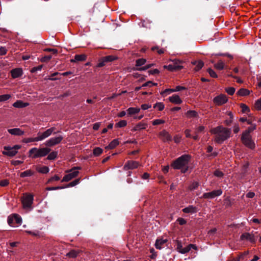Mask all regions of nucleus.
Returning <instances> with one entry per match:
<instances>
[{"instance_id":"obj_1","label":"nucleus","mask_w":261,"mask_h":261,"mask_svg":"<svg viewBox=\"0 0 261 261\" xmlns=\"http://www.w3.org/2000/svg\"><path fill=\"white\" fill-rule=\"evenodd\" d=\"M191 159V155L184 154L173 161L171 166L174 169H180L182 173H186L189 170V163Z\"/></svg>"},{"instance_id":"obj_2","label":"nucleus","mask_w":261,"mask_h":261,"mask_svg":"<svg viewBox=\"0 0 261 261\" xmlns=\"http://www.w3.org/2000/svg\"><path fill=\"white\" fill-rule=\"evenodd\" d=\"M211 133L215 135V141L218 144H222L230 137L231 128L220 125L212 129Z\"/></svg>"},{"instance_id":"obj_3","label":"nucleus","mask_w":261,"mask_h":261,"mask_svg":"<svg viewBox=\"0 0 261 261\" xmlns=\"http://www.w3.org/2000/svg\"><path fill=\"white\" fill-rule=\"evenodd\" d=\"M50 151L51 149L48 147L41 148L34 147L29 151V156L33 159L43 157L47 155Z\"/></svg>"},{"instance_id":"obj_4","label":"nucleus","mask_w":261,"mask_h":261,"mask_svg":"<svg viewBox=\"0 0 261 261\" xmlns=\"http://www.w3.org/2000/svg\"><path fill=\"white\" fill-rule=\"evenodd\" d=\"M34 200V195L31 193H25L22 199V203L24 208L32 207Z\"/></svg>"},{"instance_id":"obj_5","label":"nucleus","mask_w":261,"mask_h":261,"mask_svg":"<svg viewBox=\"0 0 261 261\" xmlns=\"http://www.w3.org/2000/svg\"><path fill=\"white\" fill-rule=\"evenodd\" d=\"M56 127H51L47 129H46L45 132H38L37 133V140H38V141H42L46 138H47V137H48L49 136H50L52 134H56V133H57L58 132H55V130H56Z\"/></svg>"},{"instance_id":"obj_6","label":"nucleus","mask_w":261,"mask_h":261,"mask_svg":"<svg viewBox=\"0 0 261 261\" xmlns=\"http://www.w3.org/2000/svg\"><path fill=\"white\" fill-rule=\"evenodd\" d=\"M248 133H243L241 137V141L247 147L253 149L255 147L254 143L252 141L250 135H248Z\"/></svg>"},{"instance_id":"obj_7","label":"nucleus","mask_w":261,"mask_h":261,"mask_svg":"<svg viewBox=\"0 0 261 261\" xmlns=\"http://www.w3.org/2000/svg\"><path fill=\"white\" fill-rule=\"evenodd\" d=\"M63 139V137L62 136H58L56 137H52L47 140L44 144L46 147H51L56 145L59 144Z\"/></svg>"},{"instance_id":"obj_8","label":"nucleus","mask_w":261,"mask_h":261,"mask_svg":"<svg viewBox=\"0 0 261 261\" xmlns=\"http://www.w3.org/2000/svg\"><path fill=\"white\" fill-rule=\"evenodd\" d=\"M222 192V190L220 189L216 190H213L210 192L204 193L200 198L213 199L221 195Z\"/></svg>"},{"instance_id":"obj_9","label":"nucleus","mask_w":261,"mask_h":261,"mask_svg":"<svg viewBox=\"0 0 261 261\" xmlns=\"http://www.w3.org/2000/svg\"><path fill=\"white\" fill-rule=\"evenodd\" d=\"M79 167H75L71 169V173L65 175L62 180V182L68 181L72 178L76 177L79 174V171H75L76 169H80Z\"/></svg>"},{"instance_id":"obj_10","label":"nucleus","mask_w":261,"mask_h":261,"mask_svg":"<svg viewBox=\"0 0 261 261\" xmlns=\"http://www.w3.org/2000/svg\"><path fill=\"white\" fill-rule=\"evenodd\" d=\"M139 166L140 164L138 162L129 160L125 164L123 169L124 170L134 169L137 168Z\"/></svg>"},{"instance_id":"obj_11","label":"nucleus","mask_w":261,"mask_h":261,"mask_svg":"<svg viewBox=\"0 0 261 261\" xmlns=\"http://www.w3.org/2000/svg\"><path fill=\"white\" fill-rule=\"evenodd\" d=\"M227 100V98L224 94H220L215 97L213 99L214 102L218 106L222 105L225 103Z\"/></svg>"},{"instance_id":"obj_12","label":"nucleus","mask_w":261,"mask_h":261,"mask_svg":"<svg viewBox=\"0 0 261 261\" xmlns=\"http://www.w3.org/2000/svg\"><path fill=\"white\" fill-rule=\"evenodd\" d=\"M4 150L2 151V153L10 157L15 156L18 152L17 151L14 150L10 146H5L4 147Z\"/></svg>"},{"instance_id":"obj_13","label":"nucleus","mask_w":261,"mask_h":261,"mask_svg":"<svg viewBox=\"0 0 261 261\" xmlns=\"http://www.w3.org/2000/svg\"><path fill=\"white\" fill-rule=\"evenodd\" d=\"M241 239L243 240H246L249 241L251 243H255V238L253 234H250L248 232H245L243 233L241 236Z\"/></svg>"},{"instance_id":"obj_14","label":"nucleus","mask_w":261,"mask_h":261,"mask_svg":"<svg viewBox=\"0 0 261 261\" xmlns=\"http://www.w3.org/2000/svg\"><path fill=\"white\" fill-rule=\"evenodd\" d=\"M8 132L12 135L20 136L24 134V132L19 128H10L8 129Z\"/></svg>"},{"instance_id":"obj_15","label":"nucleus","mask_w":261,"mask_h":261,"mask_svg":"<svg viewBox=\"0 0 261 261\" xmlns=\"http://www.w3.org/2000/svg\"><path fill=\"white\" fill-rule=\"evenodd\" d=\"M160 137L164 142L172 140L171 136L165 130H163L160 133Z\"/></svg>"},{"instance_id":"obj_16","label":"nucleus","mask_w":261,"mask_h":261,"mask_svg":"<svg viewBox=\"0 0 261 261\" xmlns=\"http://www.w3.org/2000/svg\"><path fill=\"white\" fill-rule=\"evenodd\" d=\"M11 76L13 79H16L21 76L22 74V70L21 68H17L12 69L11 71Z\"/></svg>"},{"instance_id":"obj_17","label":"nucleus","mask_w":261,"mask_h":261,"mask_svg":"<svg viewBox=\"0 0 261 261\" xmlns=\"http://www.w3.org/2000/svg\"><path fill=\"white\" fill-rule=\"evenodd\" d=\"M87 56L85 54L75 55L74 58L71 59L70 62L72 63L76 62L84 61L86 60Z\"/></svg>"},{"instance_id":"obj_18","label":"nucleus","mask_w":261,"mask_h":261,"mask_svg":"<svg viewBox=\"0 0 261 261\" xmlns=\"http://www.w3.org/2000/svg\"><path fill=\"white\" fill-rule=\"evenodd\" d=\"M182 211L185 213L193 214L196 213L198 211V208L193 205H189L182 209Z\"/></svg>"},{"instance_id":"obj_19","label":"nucleus","mask_w":261,"mask_h":261,"mask_svg":"<svg viewBox=\"0 0 261 261\" xmlns=\"http://www.w3.org/2000/svg\"><path fill=\"white\" fill-rule=\"evenodd\" d=\"M169 99L170 102L175 104H180L182 102V100L179 96L176 94H174L169 97Z\"/></svg>"},{"instance_id":"obj_20","label":"nucleus","mask_w":261,"mask_h":261,"mask_svg":"<svg viewBox=\"0 0 261 261\" xmlns=\"http://www.w3.org/2000/svg\"><path fill=\"white\" fill-rule=\"evenodd\" d=\"M167 239H156L155 243V248L158 249H161L162 248V245L167 243Z\"/></svg>"},{"instance_id":"obj_21","label":"nucleus","mask_w":261,"mask_h":261,"mask_svg":"<svg viewBox=\"0 0 261 261\" xmlns=\"http://www.w3.org/2000/svg\"><path fill=\"white\" fill-rule=\"evenodd\" d=\"M227 67L225 65L224 62L221 60H219L218 63L214 64V67L217 70H223L226 68Z\"/></svg>"},{"instance_id":"obj_22","label":"nucleus","mask_w":261,"mask_h":261,"mask_svg":"<svg viewBox=\"0 0 261 261\" xmlns=\"http://www.w3.org/2000/svg\"><path fill=\"white\" fill-rule=\"evenodd\" d=\"M29 106V103L28 102H23L21 100H17L13 104V106L15 108H25Z\"/></svg>"},{"instance_id":"obj_23","label":"nucleus","mask_w":261,"mask_h":261,"mask_svg":"<svg viewBox=\"0 0 261 261\" xmlns=\"http://www.w3.org/2000/svg\"><path fill=\"white\" fill-rule=\"evenodd\" d=\"M186 88L185 87L177 86L175 87V89H166L164 91L161 93V94L163 95L164 93H165L167 91H170V92H177L182 90H186Z\"/></svg>"},{"instance_id":"obj_24","label":"nucleus","mask_w":261,"mask_h":261,"mask_svg":"<svg viewBox=\"0 0 261 261\" xmlns=\"http://www.w3.org/2000/svg\"><path fill=\"white\" fill-rule=\"evenodd\" d=\"M36 170L39 173H43V174H46L49 171V169L47 166H37L36 167Z\"/></svg>"},{"instance_id":"obj_25","label":"nucleus","mask_w":261,"mask_h":261,"mask_svg":"<svg viewBox=\"0 0 261 261\" xmlns=\"http://www.w3.org/2000/svg\"><path fill=\"white\" fill-rule=\"evenodd\" d=\"M147 124L143 122H139L133 129V131H138L146 128Z\"/></svg>"},{"instance_id":"obj_26","label":"nucleus","mask_w":261,"mask_h":261,"mask_svg":"<svg viewBox=\"0 0 261 261\" xmlns=\"http://www.w3.org/2000/svg\"><path fill=\"white\" fill-rule=\"evenodd\" d=\"M192 63L194 65L196 66L195 68V70L196 71H198L200 69H201L204 65V63L201 60H199L198 61H195L192 62Z\"/></svg>"},{"instance_id":"obj_27","label":"nucleus","mask_w":261,"mask_h":261,"mask_svg":"<svg viewBox=\"0 0 261 261\" xmlns=\"http://www.w3.org/2000/svg\"><path fill=\"white\" fill-rule=\"evenodd\" d=\"M181 63L182 62L179 60H175L173 61L172 65L175 71L180 70L183 68V66L180 65Z\"/></svg>"},{"instance_id":"obj_28","label":"nucleus","mask_w":261,"mask_h":261,"mask_svg":"<svg viewBox=\"0 0 261 261\" xmlns=\"http://www.w3.org/2000/svg\"><path fill=\"white\" fill-rule=\"evenodd\" d=\"M119 144L118 140L117 139H114L110 142L109 145L106 147L107 149H112L116 147Z\"/></svg>"},{"instance_id":"obj_29","label":"nucleus","mask_w":261,"mask_h":261,"mask_svg":"<svg viewBox=\"0 0 261 261\" xmlns=\"http://www.w3.org/2000/svg\"><path fill=\"white\" fill-rule=\"evenodd\" d=\"M34 174V172L32 171L31 170H28L24 172L20 173V176L22 178L31 176Z\"/></svg>"},{"instance_id":"obj_30","label":"nucleus","mask_w":261,"mask_h":261,"mask_svg":"<svg viewBox=\"0 0 261 261\" xmlns=\"http://www.w3.org/2000/svg\"><path fill=\"white\" fill-rule=\"evenodd\" d=\"M154 65H155L154 64H148L144 66H143V67H141L140 68H134L133 69V70H138V71H145V70L152 67V66H153Z\"/></svg>"},{"instance_id":"obj_31","label":"nucleus","mask_w":261,"mask_h":261,"mask_svg":"<svg viewBox=\"0 0 261 261\" xmlns=\"http://www.w3.org/2000/svg\"><path fill=\"white\" fill-rule=\"evenodd\" d=\"M238 95L242 96H247L250 94V91L246 89H240L237 93Z\"/></svg>"},{"instance_id":"obj_32","label":"nucleus","mask_w":261,"mask_h":261,"mask_svg":"<svg viewBox=\"0 0 261 261\" xmlns=\"http://www.w3.org/2000/svg\"><path fill=\"white\" fill-rule=\"evenodd\" d=\"M140 111V109L139 108L133 107L129 108L127 110L128 114L130 115L138 113Z\"/></svg>"},{"instance_id":"obj_33","label":"nucleus","mask_w":261,"mask_h":261,"mask_svg":"<svg viewBox=\"0 0 261 261\" xmlns=\"http://www.w3.org/2000/svg\"><path fill=\"white\" fill-rule=\"evenodd\" d=\"M186 115L187 117L191 118L197 117L198 113L195 111L189 110L187 111V112L186 113Z\"/></svg>"},{"instance_id":"obj_34","label":"nucleus","mask_w":261,"mask_h":261,"mask_svg":"<svg viewBox=\"0 0 261 261\" xmlns=\"http://www.w3.org/2000/svg\"><path fill=\"white\" fill-rule=\"evenodd\" d=\"M80 251H76L75 250H71L68 253H67L66 256L69 257L75 258L77 256Z\"/></svg>"},{"instance_id":"obj_35","label":"nucleus","mask_w":261,"mask_h":261,"mask_svg":"<svg viewBox=\"0 0 261 261\" xmlns=\"http://www.w3.org/2000/svg\"><path fill=\"white\" fill-rule=\"evenodd\" d=\"M146 62V60L143 58L139 59L136 61V68H140V66L144 65Z\"/></svg>"},{"instance_id":"obj_36","label":"nucleus","mask_w":261,"mask_h":261,"mask_svg":"<svg viewBox=\"0 0 261 261\" xmlns=\"http://www.w3.org/2000/svg\"><path fill=\"white\" fill-rule=\"evenodd\" d=\"M48 154L47 159L49 160H54L57 157L58 152L53 151L50 153H49Z\"/></svg>"},{"instance_id":"obj_37","label":"nucleus","mask_w":261,"mask_h":261,"mask_svg":"<svg viewBox=\"0 0 261 261\" xmlns=\"http://www.w3.org/2000/svg\"><path fill=\"white\" fill-rule=\"evenodd\" d=\"M103 150L100 147H95L93 150V155L95 156H98L100 155L102 153Z\"/></svg>"},{"instance_id":"obj_38","label":"nucleus","mask_w":261,"mask_h":261,"mask_svg":"<svg viewBox=\"0 0 261 261\" xmlns=\"http://www.w3.org/2000/svg\"><path fill=\"white\" fill-rule=\"evenodd\" d=\"M13 217L14 218V222L17 224H20L21 223L22 219L19 215L17 214H13Z\"/></svg>"},{"instance_id":"obj_39","label":"nucleus","mask_w":261,"mask_h":261,"mask_svg":"<svg viewBox=\"0 0 261 261\" xmlns=\"http://www.w3.org/2000/svg\"><path fill=\"white\" fill-rule=\"evenodd\" d=\"M37 137L35 138H24L22 140V142L25 143H29L30 142H38V140H37Z\"/></svg>"},{"instance_id":"obj_40","label":"nucleus","mask_w":261,"mask_h":261,"mask_svg":"<svg viewBox=\"0 0 261 261\" xmlns=\"http://www.w3.org/2000/svg\"><path fill=\"white\" fill-rule=\"evenodd\" d=\"M60 73L58 72H54V73H52L50 76H48V80L50 81H55L60 79V78L57 77V76L59 74L60 75Z\"/></svg>"},{"instance_id":"obj_41","label":"nucleus","mask_w":261,"mask_h":261,"mask_svg":"<svg viewBox=\"0 0 261 261\" xmlns=\"http://www.w3.org/2000/svg\"><path fill=\"white\" fill-rule=\"evenodd\" d=\"M199 185V184L198 182L194 181L190 185L189 189L190 191H193L194 190L197 189Z\"/></svg>"},{"instance_id":"obj_42","label":"nucleus","mask_w":261,"mask_h":261,"mask_svg":"<svg viewBox=\"0 0 261 261\" xmlns=\"http://www.w3.org/2000/svg\"><path fill=\"white\" fill-rule=\"evenodd\" d=\"M153 108H158L159 111H161L164 109V105L162 102H157L154 105Z\"/></svg>"},{"instance_id":"obj_43","label":"nucleus","mask_w":261,"mask_h":261,"mask_svg":"<svg viewBox=\"0 0 261 261\" xmlns=\"http://www.w3.org/2000/svg\"><path fill=\"white\" fill-rule=\"evenodd\" d=\"M11 98V95L10 94H4L0 95V102L5 101L8 100Z\"/></svg>"},{"instance_id":"obj_44","label":"nucleus","mask_w":261,"mask_h":261,"mask_svg":"<svg viewBox=\"0 0 261 261\" xmlns=\"http://www.w3.org/2000/svg\"><path fill=\"white\" fill-rule=\"evenodd\" d=\"M127 122L126 120H123L120 121L115 124V126L117 127H123L126 125Z\"/></svg>"},{"instance_id":"obj_45","label":"nucleus","mask_w":261,"mask_h":261,"mask_svg":"<svg viewBox=\"0 0 261 261\" xmlns=\"http://www.w3.org/2000/svg\"><path fill=\"white\" fill-rule=\"evenodd\" d=\"M7 222L8 224L11 226H14V220L13 217V214L9 216L8 218Z\"/></svg>"},{"instance_id":"obj_46","label":"nucleus","mask_w":261,"mask_h":261,"mask_svg":"<svg viewBox=\"0 0 261 261\" xmlns=\"http://www.w3.org/2000/svg\"><path fill=\"white\" fill-rule=\"evenodd\" d=\"M116 59V57L111 55L104 57V60H105V61L107 62V63L113 61L115 60Z\"/></svg>"},{"instance_id":"obj_47","label":"nucleus","mask_w":261,"mask_h":261,"mask_svg":"<svg viewBox=\"0 0 261 261\" xmlns=\"http://www.w3.org/2000/svg\"><path fill=\"white\" fill-rule=\"evenodd\" d=\"M80 182V179H76L70 182L65 188L73 187L77 185Z\"/></svg>"},{"instance_id":"obj_48","label":"nucleus","mask_w":261,"mask_h":261,"mask_svg":"<svg viewBox=\"0 0 261 261\" xmlns=\"http://www.w3.org/2000/svg\"><path fill=\"white\" fill-rule=\"evenodd\" d=\"M240 107L242 108V112L243 113H247L250 111L249 108L245 104L241 103Z\"/></svg>"},{"instance_id":"obj_49","label":"nucleus","mask_w":261,"mask_h":261,"mask_svg":"<svg viewBox=\"0 0 261 261\" xmlns=\"http://www.w3.org/2000/svg\"><path fill=\"white\" fill-rule=\"evenodd\" d=\"M106 63H107V62H106L105 60H104V57H102L99 59V62L97 65V67H102L106 65Z\"/></svg>"},{"instance_id":"obj_50","label":"nucleus","mask_w":261,"mask_h":261,"mask_svg":"<svg viewBox=\"0 0 261 261\" xmlns=\"http://www.w3.org/2000/svg\"><path fill=\"white\" fill-rule=\"evenodd\" d=\"M207 72L211 77L213 78H217L218 77V75L217 73L215 72V71H214L211 68L207 69Z\"/></svg>"},{"instance_id":"obj_51","label":"nucleus","mask_w":261,"mask_h":261,"mask_svg":"<svg viewBox=\"0 0 261 261\" xmlns=\"http://www.w3.org/2000/svg\"><path fill=\"white\" fill-rule=\"evenodd\" d=\"M235 88L233 87H228L225 89L226 92L230 95H232L235 92Z\"/></svg>"},{"instance_id":"obj_52","label":"nucleus","mask_w":261,"mask_h":261,"mask_svg":"<svg viewBox=\"0 0 261 261\" xmlns=\"http://www.w3.org/2000/svg\"><path fill=\"white\" fill-rule=\"evenodd\" d=\"M60 179V177L59 176L55 175V176L50 177L48 180L47 184H49V183L53 182V181H58Z\"/></svg>"},{"instance_id":"obj_53","label":"nucleus","mask_w":261,"mask_h":261,"mask_svg":"<svg viewBox=\"0 0 261 261\" xmlns=\"http://www.w3.org/2000/svg\"><path fill=\"white\" fill-rule=\"evenodd\" d=\"M176 249L177 250V251L180 253V251H182V250H183V247H182V244H181V242L179 241H178L177 240L176 241Z\"/></svg>"},{"instance_id":"obj_54","label":"nucleus","mask_w":261,"mask_h":261,"mask_svg":"<svg viewBox=\"0 0 261 261\" xmlns=\"http://www.w3.org/2000/svg\"><path fill=\"white\" fill-rule=\"evenodd\" d=\"M214 175L218 177H222L224 176V173L219 170H216L214 172Z\"/></svg>"},{"instance_id":"obj_55","label":"nucleus","mask_w":261,"mask_h":261,"mask_svg":"<svg viewBox=\"0 0 261 261\" xmlns=\"http://www.w3.org/2000/svg\"><path fill=\"white\" fill-rule=\"evenodd\" d=\"M165 123V121L162 119H155L152 122L153 125H159Z\"/></svg>"},{"instance_id":"obj_56","label":"nucleus","mask_w":261,"mask_h":261,"mask_svg":"<svg viewBox=\"0 0 261 261\" xmlns=\"http://www.w3.org/2000/svg\"><path fill=\"white\" fill-rule=\"evenodd\" d=\"M64 188V187L61 186H57V187H47L46 188V190L47 191H52V190H59V189H62Z\"/></svg>"},{"instance_id":"obj_57","label":"nucleus","mask_w":261,"mask_h":261,"mask_svg":"<svg viewBox=\"0 0 261 261\" xmlns=\"http://www.w3.org/2000/svg\"><path fill=\"white\" fill-rule=\"evenodd\" d=\"M51 58L52 56L51 55L45 56L41 58V62H47L51 59Z\"/></svg>"},{"instance_id":"obj_58","label":"nucleus","mask_w":261,"mask_h":261,"mask_svg":"<svg viewBox=\"0 0 261 261\" xmlns=\"http://www.w3.org/2000/svg\"><path fill=\"white\" fill-rule=\"evenodd\" d=\"M8 51L6 47L1 46L0 47V55L4 56L5 55Z\"/></svg>"},{"instance_id":"obj_59","label":"nucleus","mask_w":261,"mask_h":261,"mask_svg":"<svg viewBox=\"0 0 261 261\" xmlns=\"http://www.w3.org/2000/svg\"><path fill=\"white\" fill-rule=\"evenodd\" d=\"M255 107L258 110H261V97L256 101Z\"/></svg>"},{"instance_id":"obj_60","label":"nucleus","mask_w":261,"mask_h":261,"mask_svg":"<svg viewBox=\"0 0 261 261\" xmlns=\"http://www.w3.org/2000/svg\"><path fill=\"white\" fill-rule=\"evenodd\" d=\"M42 67H43V65H39L36 67H34L31 69V71L32 73L36 72L37 71L41 70L42 68Z\"/></svg>"},{"instance_id":"obj_61","label":"nucleus","mask_w":261,"mask_h":261,"mask_svg":"<svg viewBox=\"0 0 261 261\" xmlns=\"http://www.w3.org/2000/svg\"><path fill=\"white\" fill-rule=\"evenodd\" d=\"M256 129V125H254L253 126H250L248 128L247 130H245L244 133H248V135H249L250 133L253 131L254 129Z\"/></svg>"},{"instance_id":"obj_62","label":"nucleus","mask_w":261,"mask_h":261,"mask_svg":"<svg viewBox=\"0 0 261 261\" xmlns=\"http://www.w3.org/2000/svg\"><path fill=\"white\" fill-rule=\"evenodd\" d=\"M9 184L8 179H4L0 181V186L2 187H6Z\"/></svg>"},{"instance_id":"obj_63","label":"nucleus","mask_w":261,"mask_h":261,"mask_svg":"<svg viewBox=\"0 0 261 261\" xmlns=\"http://www.w3.org/2000/svg\"><path fill=\"white\" fill-rule=\"evenodd\" d=\"M177 221L179 223L180 225H183L186 224V220L182 218H178L177 219Z\"/></svg>"},{"instance_id":"obj_64","label":"nucleus","mask_w":261,"mask_h":261,"mask_svg":"<svg viewBox=\"0 0 261 261\" xmlns=\"http://www.w3.org/2000/svg\"><path fill=\"white\" fill-rule=\"evenodd\" d=\"M191 249V247H190V244H189L188 246L183 248V250H182V251H180V253L185 254V253L189 252Z\"/></svg>"}]
</instances>
